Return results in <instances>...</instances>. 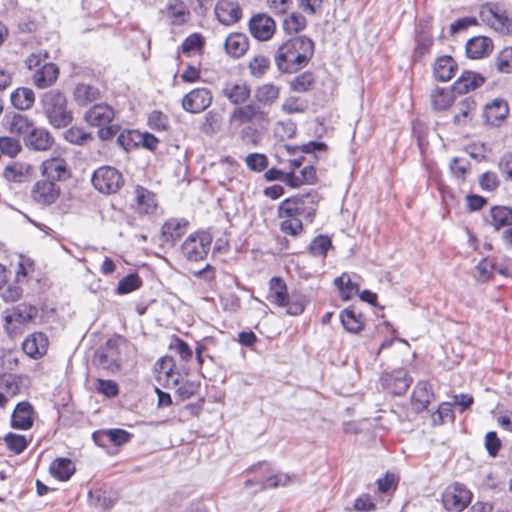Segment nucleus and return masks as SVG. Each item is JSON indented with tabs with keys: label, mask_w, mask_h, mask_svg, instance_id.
I'll list each match as a JSON object with an SVG mask.
<instances>
[{
	"label": "nucleus",
	"mask_w": 512,
	"mask_h": 512,
	"mask_svg": "<svg viewBox=\"0 0 512 512\" xmlns=\"http://www.w3.org/2000/svg\"><path fill=\"white\" fill-rule=\"evenodd\" d=\"M320 197L314 190L287 198L279 205V217L283 233L297 236L303 230V220L312 222Z\"/></svg>",
	"instance_id": "1"
},
{
	"label": "nucleus",
	"mask_w": 512,
	"mask_h": 512,
	"mask_svg": "<svg viewBox=\"0 0 512 512\" xmlns=\"http://www.w3.org/2000/svg\"><path fill=\"white\" fill-rule=\"evenodd\" d=\"M314 52V42L306 36L292 37L279 46L275 64L281 73H295L305 66Z\"/></svg>",
	"instance_id": "2"
},
{
	"label": "nucleus",
	"mask_w": 512,
	"mask_h": 512,
	"mask_svg": "<svg viewBox=\"0 0 512 512\" xmlns=\"http://www.w3.org/2000/svg\"><path fill=\"white\" fill-rule=\"evenodd\" d=\"M40 105L48 123L54 128L67 127L73 120L66 96L57 89L43 93L40 97Z\"/></svg>",
	"instance_id": "3"
},
{
	"label": "nucleus",
	"mask_w": 512,
	"mask_h": 512,
	"mask_svg": "<svg viewBox=\"0 0 512 512\" xmlns=\"http://www.w3.org/2000/svg\"><path fill=\"white\" fill-rule=\"evenodd\" d=\"M174 361L170 357L161 358L156 363L157 380L168 388L176 387V394L181 401H185L196 395L200 389V383L191 380L180 381V374L173 370Z\"/></svg>",
	"instance_id": "4"
},
{
	"label": "nucleus",
	"mask_w": 512,
	"mask_h": 512,
	"mask_svg": "<svg viewBox=\"0 0 512 512\" xmlns=\"http://www.w3.org/2000/svg\"><path fill=\"white\" fill-rule=\"evenodd\" d=\"M114 117V109L103 103L92 106L85 113L87 123L92 126L101 127L98 135L102 140L111 139L117 133V127L109 125Z\"/></svg>",
	"instance_id": "5"
},
{
	"label": "nucleus",
	"mask_w": 512,
	"mask_h": 512,
	"mask_svg": "<svg viewBox=\"0 0 512 512\" xmlns=\"http://www.w3.org/2000/svg\"><path fill=\"white\" fill-rule=\"evenodd\" d=\"M123 342V339L120 337L107 340L105 345L96 351L94 363L98 367L112 373L119 371L122 362L120 357V347Z\"/></svg>",
	"instance_id": "6"
},
{
	"label": "nucleus",
	"mask_w": 512,
	"mask_h": 512,
	"mask_svg": "<svg viewBox=\"0 0 512 512\" xmlns=\"http://www.w3.org/2000/svg\"><path fill=\"white\" fill-rule=\"evenodd\" d=\"M253 472H255L257 475L253 479L246 480V487L258 485L260 489L277 488L280 486H286L291 482V478L287 474H271V468L269 464L265 462L254 466Z\"/></svg>",
	"instance_id": "7"
},
{
	"label": "nucleus",
	"mask_w": 512,
	"mask_h": 512,
	"mask_svg": "<svg viewBox=\"0 0 512 512\" xmlns=\"http://www.w3.org/2000/svg\"><path fill=\"white\" fill-rule=\"evenodd\" d=\"M480 19L496 32L508 34L512 31V21L497 3L489 2L482 5Z\"/></svg>",
	"instance_id": "8"
},
{
	"label": "nucleus",
	"mask_w": 512,
	"mask_h": 512,
	"mask_svg": "<svg viewBox=\"0 0 512 512\" xmlns=\"http://www.w3.org/2000/svg\"><path fill=\"white\" fill-rule=\"evenodd\" d=\"M92 184L103 194L116 193L123 184L122 174L110 166H102L94 171Z\"/></svg>",
	"instance_id": "9"
},
{
	"label": "nucleus",
	"mask_w": 512,
	"mask_h": 512,
	"mask_svg": "<svg viewBox=\"0 0 512 512\" xmlns=\"http://www.w3.org/2000/svg\"><path fill=\"white\" fill-rule=\"evenodd\" d=\"M472 500V492L463 484L454 483L448 486L442 494V503L447 511L461 512L468 507Z\"/></svg>",
	"instance_id": "10"
},
{
	"label": "nucleus",
	"mask_w": 512,
	"mask_h": 512,
	"mask_svg": "<svg viewBox=\"0 0 512 512\" xmlns=\"http://www.w3.org/2000/svg\"><path fill=\"white\" fill-rule=\"evenodd\" d=\"M211 242L212 239L207 233L192 234L182 244V254L189 261H201L207 256Z\"/></svg>",
	"instance_id": "11"
},
{
	"label": "nucleus",
	"mask_w": 512,
	"mask_h": 512,
	"mask_svg": "<svg viewBox=\"0 0 512 512\" xmlns=\"http://www.w3.org/2000/svg\"><path fill=\"white\" fill-rule=\"evenodd\" d=\"M230 120L240 125L251 122H270L269 113L256 102L235 108Z\"/></svg>",
	"instance_id": "12"
},
{
	"label": "nucleus",
	"mask_w": 512,
	"mask_h": 512,
	"mask_svg": "<svg viewBox=\"0 0 512 512\" xmlns=\"http://www.w3.org/2000/svg\"><path fill=\"white\" fill-rule=\"evenodd\" d=\"M212 102L211 91L207 88H196L187 93L182 100V107L190 113H200L207 109Z\"/></svg>",
	"instance_id": "13"
},
{
	"label": "nucleus",
	"mask_w": 512,
	"mask_h": 512,
	"mask_svg": "<svg viewBox=\"0 0 512 512\" xmlns=\"http://www.w3.org/2000/svg\"><path fill=\"white\" fill-rule=\"evenodd\" d=\"M60 196V188L53 180L37 181L32 189L33 200L41 205H51L56 202Z\"/></svg>",
	"instance_id": "14"
},
{
	"label": "nucleus",
	"mask_w": 512,
	"mask_h": 512,
	"mask_svg": "<svg viewBox=\"0 0 512 512\" xmlns=\"http://www.w3.org/2000/svg\"><path fill=\"white\" fill-rule=\"evenodd\" d=\"M275 29V21L266 14H257L249 22L251 35L260 41L269 40L275 33Z\"/></svg>",
	"instance_id": "15"
},
{
	"label": "nucleus",
	"mask_w": 512,
	"mask_h": 512,
	"mask_svg": "<svg viewBox=\"0 0 512 512\" xmlns=\"http://www.w3.org/2000/svg\"><path fill=\"white\" fill-rule=\"evenodd\" d=\"M215 14L220 23L229 26L239 21L242 11L236 1L219 0L215 6Z\"/></svg>",
	"instance_id": "16"
},
{
	"label": "nucleus",
	"mask_w": 512,
	"mask_h": 512,
	"mask_svg": "<svg viewBox=\"0 0 512 512\" xmlns=\"http://www.w3.org/2000/svg\"><path fill=\"white\" fill-rule=\"evenodd\" d=\"M42 174L53 181H65L71 173L67 162L63 158H50L42 163Z\"/></svg>",
	"instance_id": "17"
},
{
	"label": "nucleus",
	"mask_w": 512,
	"mask_h": 512,
	"mask_svg": "<svg viewBox=\"0 0 512 512\" xmlns=\"http://www.w3.org/2000/svg\"><path fill=\"white\" fill-rule=\"evenodd\" d=\"M4 125L10 133L22 137L23 140L35 127V123L31 118L20 113L5 116Z\"/></svg>",
	"instance_id": "18"
},
{
	"label": "nucleus",
	"mask_w": 512,
	"mask_h": 512,
	"mask_svg": "<svg viewBox=\"0 0 512 512\" xmlns=\"http://www.w3.org/2000/svg\"><path fill=\"white\" fill-rule=\"evenodd\" d=\"M48 344V338L45 334L35 332L23 341L22 349L29 357L38 359L47 352Z\"/></svg>",
	"instance_id": "19"
},
{
	"label": "nucleus",
	"mask_w": 512,
	"mask_h": 512,
	"mask_svg": "<svg viewBox=\"0 0 512 512\" xmlns=\"http://www.w3.org/2000/svg\"><path fill=\"white\" fill-rule=\"evenodd\" d=\"M453 121L457 125H466L470 122L476 111V102L472 96H466L459 101H454Z\"/></svg>",
	"instance_id": "20"
},
{
	"label": "nucleus",
	"mask_w": 512,
	"mask_h": 512,
	"mask_svg": "<svg viewBox=\"0 0 512 512\" xmlns=\"http://www.w3.org/2000/svg\"><path fill=\"white\" fill-rule=\"evenodd\" d=\"M54 140L52 135L45 128L42 127H34L29 133L28 136L25 137L24 143L25 145L36 151H46L51 148Z\"/></svg>",
	"instance_id": "21"
},
{
	"label": "nucleus",
	"mask_w": 512,
	"mask_h": 512,
	"mask_svg": "<svg viewBox=\"0 0 512 512\" xmlns=\"http://www.w3.org/2000/svg\"><path fill=\"white\" fill-rule=\"evenodd\" d=\"M33 425V407L29 402H20L16 405L12 416L11 426L14 429L27 430Z\"/></svg>",
	"instance_id": "22"
},
{
	"label": "nucleus",
	"mask_w": 512,
	"mask_h": 512,
	"mask_svg": "<svg viewBox=\"0 0 512 512\" xmlns=\"http://www.w3.org/2000/svg\"><path fill=\"white\" fill-rule=\"evenodd\" d=\"M59 69L54 63H44L35 70L32 80L33 84L39 89H45L52 86L58 79Z\"/></svg>",
	"instance_id": "23"
},
{
	"label": "nucleus",
	"mask_w": 512,
	"mask_h": 512,
	"mask_svg": "<svg viewBox=\"0 0 512 512\" xmlns=\"http://www.w3.org/2000/svg\"><path fill=\"white\" fill-rule=\"evenodd\" d=\"M485 82L484 77L473 71H463L460 77L453 84V91L459 94H466L481 87Z\"/></svg>",
	"instance_id": "24"
},
{
	"label": "nucleus",
	"mask_w": 512,
	"mask_h": 512,
	"mask_svg": "<svg viewBox=\"0 0 512 512\" xmlns=\"http://www.w3.org/2000/svg\"><path fill=\"white\" fill-rule=\"evenodd\" d=\"M280 92V86L273 83H264L255 89L254 99L262 108L271 107L278 101Z\"/></svg>",
	"instance_id": "25"
},
{
	"label": "nucleus",
	"mask_w": 512,
	"mask_h": 512,
	"mask_svg": "<svg viewBox=\"0 0 512 512\" xmlns=\"http://www.w3.org/2000/svg\"><path fill=\"white\" fill-rule=\"evenodd\" d=\"M493 51L492 40L485 36L471 38L466 44L467 56L471 59H481Z\"/></svg>",
	"instance_id": "26"
},
{
	"label": "nucleus",
	"mask_w": 512,
	"mask_h": 512,
	"mask_svg": "<svg viewBox=\"0 0 512 512\" xmlns=\"http://www.w3.org/2000/svg\"><path fill=\"white\" fill-rule=\"evenodd\" d=\"M509 113L508 104L502 99H494L491 103L486 104L484 108V118L487 123L498 126Z\"/></svg>",
	"instance_id": "27"
},
{
	"label": "nucleus",
	"mask_w": 512,
	"mask_h": 512,
	"mask_svg": "<svg viewBox=\"0 0 512 512\" xmlns=\"http://www.w3.org/2000/svg\"><path fill=\"white\" fill-rule=\"evenodd\" d=\"M387 388L395 395L404 394L412 383L408 373L403 370H395L385 378Z\"/></svg>",
	"instance_id": "28"
},
{
	"label": "nucleus",
	"mask_w": 512,
	"mask_h": 512,
	"mask_svg": "<svg viewBox=\"0 0 512 512\" xmlns=\"http://www.w3.org/2000/svg\"><path fill=\"white\" fill-rule=\"evenodd\" d=\"M457 70V64L451 56H442L434 64L433 74L435 79L446 82L452 79Z\"/></svg>",
	"instance_id": "29"
},
{
	"label": "nucleus",
	"mask_w": 512,
	"mask_h": 512,
	"mask_svg": "<svg viewBox=\"0 0 512 512\" xmlns=\"http://www.w3.org/2000/svg\"><path fill=\"white\" fill-rule=\"evenodd\" d=\"M37 315V309L27 303H21L13 307L7 312L5 321L7 323H19L23 324L31 321Z\"/></svg>",
	"instance_id": "30"
},
{
	"label": "nucleus",
	"mask_w": 512,
	"mask_h": 512,
	"mask_svg": "<svg viewBox=\"0 0 512 512\" xmlns=\"http://www.w3.org/2000/svg\"><path fill=\"white\" fill-rule=\"evenodd\" d=\"M187 222L180 219H170L162 226V237L165 243L174 245L186 231Z\"/></svg>",
	"instance_id": "31"
},
{
	"label": "nucleus",
	"mask_w": 512,
	"mask_h": 512,
	"mask_svg": "<svg viewBox=\"0 0 512 512\" xmlns=\"http://www.w3.org/2000/svg\"><path fill=\"white\" fill-rule=\"evenodd\" d=\"M287 296V286L284 280L280 277H273L269 282L267 300L271 304L283 307L287 302Z\"/></svg>",
	"instance_id": "32"
},
{
	"label": "nucleus",
	"mask_w": 512,
	"mask_h": 512,
	"mask_svg": "<svg viewBox=\"0 0 512 512\" xmlns=\"http://www.w3.org/2000/svg\"><path fill=\"white\" fill-rule=\"evenodd\" d=\"M136 208L140 213H153L157 207L155 194L148 189L137 186L135 188Z\"/></svg>",
	"instance_id": "33"
},
{
	"label": "nucleus",
	"mask_w": 512,
	"mask_h": 512,
	"mask_svg": "<svg viewBox=\"0 0 512 512\" xmlns=\"http://www.w3.org/2000/svg\"><path fill=\"white\" fill-rule=\"evenodd\" d=\"M340 320L345 330L350 333H359L364 328L363 316L355 308L344 309L340 313Z\"/></svg>",
	"instance_id": "34"
},
{
	"label": "nucleus",
	"mask_w": 512,
	"mask_h": 512,
	"mask_svg": "<svg viewBox=\"0 0 512 512\" xmlns=\"http://www.w3.org/2000/svg\"><path fill=\"white\" fill-rule=\"evenodd\" d=\"M12 105L18 110H28L35 103V93L31 88L19 87L11 93Z\"/></svg>",
	"instance_id": "35"
},
{
	"label": "nucleus",
	"mask_w": 512,
	"mask_h": 512,
	"mask_svg": "<svg viewBox=\"0 0 512 512\" xmlns=\"http://www.w3.org/2000/svg\"><path fill=\"white\" fill-rule=\"evenodd\" d=\"M50 474L60 481H67L75 472L74 463L68 458H56L49 467Z\"/></svg>",
	"instance_id": "36"
},
{
	"label": "nucleus",
	"mask_w": 512,
	"mask_h": 512,
	"mask_svg": "<svg viewBox=\"0 0 512 512\" xmlns=\"http://www.w3.org/2000/svg\"><path fill=\"white\" fill-rule=\"evenodd\" d=\"M248 46V38L242 33L230 34L225 41L226 52L235 58L242 56L247 51Z\"/></svg>",
	"instance_id": "37"
},
{
	"label": "nucleus",
	"mask_w": 512,
	"mask_h": 512,
	"mask_svg": "<svg viewBox=\"0 0 512 512\" xmlns=\"http://www.w3.org/2000/svg\"><path fill=\"white\" fill-rule=\"evenodd\" d=\"M251 90L245 83L227 84L223 94L233 104H242L250 97Z\"/></svg>",
	"instance_id": "38"
},
{
	"label": "nucleus",
	"mask_w": 512,
	"mask_h": 512,
	"mask_svg": "<svg viewBox=\"0 0 512 512\" xmlns=\"http://www.w3.org/2000/svg\"><path fill=\"white\" fill-rule=\"evenodd\" d=\"M90 503L96 508L109 509L117 501V495L112 490L99 489L89 493Z\"/></svg>",
	"instance_id": "39"
},
{
	"label": "nucleus",
	"mask_w": 512,
	"mask_h": 512,
	"mask_svg": "<svg viewBox=\"0 0 512 512\" xmlns=\"http://www.w3.org/2000/svg\"><path fill=\"white\" fill-rule=\"evenodd\" d=\"M167 16L175 25L185 23L189 16L186 4L181 0H171L167 5Z\"/></svg>",
	"instance_id": "40"
},
{
	"label": "nucleus",
	"mask_w": 512,
	"mask_h": 512,
	"mask_svg": "<svg viewBox=\"0 0 512 512\" xmlns=\"http://www.w3.org/2000/svg\"><path fill=\"white\" fill-rule=\"evenodd\" d=\"M413 400L417 409H425L433 400V393L427 382H419L413 391Z\"/></svg>",
	"instance_id": "41"
},
{
	"label": "nucleus",
	"mask_w": 512,
	"mask_h": 512,
	"mask_svg": "<svg viewBox=\"0 0 512 512\" xmlns=\"http://www.w3.org/2000/svg\"><path fill=\"white\" fill-rule=\"evenodd\" d=\"M431 103L434 109L444 110L455 101L453 92L446 88L437 87L431 92Z\"/></svg>",
	"instance_id": "42"
},
{
	"label": "nucleus",
	"mask_w": 512,
	"mask_h": 512,
	"mask_svg": "<svg viewBox=\"0 0 512 512\" xmlns=\"http://www.w3.org/2000/svg\"><path fill=\"white\" fill-rule=\"evenodd\" d=\"M34 168L29 164L15 163L14 165L7 166L4 170V177L8 181L22 182L25 177L30 176Z\"/></svg>",
	"instance_id": "43"
},
{
	"label": "nucleus",
	"mask_w": 512,
	"mask_h": 512,
	"mask_svg": "<svg viewBox=\"0 0 512 512\" xmlns=\"http://www.w3.org/2000/svg\"><path fill=\"white\" fill-rule=\"evenodd\" d=\"M99 90L89 84H78L74 90L75 101L82 106L96 100L99 97Z\"/></svg>",
	"instance_id": "44"
},
{
	"label": "nucleus",
	"mask_w": 512,
	"mask_h": 512,
	"mask_svg": "<svg viewBox=\"0 0 512 512\" xmlns=\"http://www.w3.org/2000/svg\"><path fill=\"white\" fill-rule=\"evenodd\" d=\"M491 224L495 229L512 225V209L504 206H497L491 209Z\"/></svg>",
	"instance_id": "45"
},
{
	"label": "nucleus",
	"mask_w": 512,
	"mask_h": 512,
	"mask_svg": "<svg viewBox=\"0 0 512 512\" xmlns=\"http://www.w3.org/2000/svg\"><path fill=\"white\" fill-rule=\"evenodd\" d=\"M306 18L300 13L293 12L283 21V29L287 34H297L306 27Z\"/></svg>",
	"instance_id": "46"
},
{
	"label": "nucleus",
	"mask_w": 512,
	"mask_h": 512,
	"mask_svg": "<svg viewBox=\"0 0 512 512\" xmlns=\"http://www.w3.org/2000/svg\"><path fill=\"white\" fill-rule=\"evenodd\" d=\"M204 39L200 34L194 33L188 36L182 43V51L186 56L202 53Z\"/></svg>",
	"instance_id": "47"
},
{
	"label": "nucleus",
	"mask_w": 512,
	"mask_h": 512,
	"mask_svg": "<svg viewBox=\"0 0 512 512\" xmlns=\"http://www.w3.org/2000/svg\"><path fill=\"white\" fill-rule=\"evenodd\" d=\"M270 68V60L264 55L254 56L248 64V69L253 77H263Z\"/></svg>",
	"instance_id": "48"
},
{
	"label": "nucleus",
	"mask_w": 512,
	"mask_h": 512,
	"mask_svg": "<svg viewBox=\"0 0 512 512\" xmlns=\"http://www.w3.org/2000/svg\"><path fill=\"white\" fill-rule=\"evenodd\" d=\"M305 305V297L302 294L293 293L287 296V302L285 303L284 307L287 308V314L298 316L304 311Z\"/></svg>",
	"instance_id": "49"
},
{
	"label": "nucleus",
	"mask_w": 512,
	"mask_h": 512,
	"mask_svg": "<svg viewBox=\"0 0 512 512\" xmlns=\"http://www.w3.org/2000/svg\"><path fill=\"white\" fill-rule=\"evenodd\" d=\"M495 65L499 72L512 73V46L506 47L497 55Z\"/></svg>",
	"instance_id": "50"
},
{
	"label": "nucleus",
	"mask_w": 512,
	"mask_h": 512,
	"mask_svg": "<svg viewBox=\"0 0 512 512\" xmlns=\"http://www.w3.org/2000/svg\"><path fill=\"white\" fill-rule=\"evenodd\" d=\"M4 441L7 448L15 454L22 453L28 445V441L25 436L15 433H8L5 436Z\"/></svg>",
	"instance_id": "51"
},
{
	"label": "nucleus",
	"mask_w": 512,
	"mask_h": 512,
	"mask_svg": "<svg viewBox=\"0 0 512 512\" xmlns=\"http://www.w3.org/2000/svg\"><path fill=\"white\" fill-rule=\"evenodd\" d=\"M330 247L331 239L327 236L319 235L310 244L309 251L314 257H325Z\"/></svg>",
	"instance_id": "52"
},
{
	"label": "nucleus",
	"mask_w": 512,
	"mask_h": 512,
	"mask_svg": "<svg viewBox=\"0 0 512 512\" xmlns=\"http://www.w3.org/2000/svg\"><path fill=\"white\" fill-rule=\"evenodd\" d=\"M142 284L141 279L137 274H129L122 278L117 286L118 294H127L138 289Z\"/></svg>",
	"instance_id": "53"
},
{
	"label": "nucleus",
	"mask_w": 512,
	"mask_h": 512,
	"mask_svg": "<svg viewBox=\"0 0 512 512\" xmlns=\"http://www.w3.org/2000/svg\"><path fill=\"white\" fill-rule=\"evenodd\" d=\"M148 125L156 131H166L169 126V118L159 110L152 111L148 116Z\"/></svg>",
	"instance_id": "54"
},
{
	"label": "nucleus",
	"mask_w": 512,
	"mask_h": 512,
	"mask_svg": "<svg viewBox=\"0 0 512 512\" xmlns=\"http://www.w3.org/2000/svg\"><path fill=\"white\" fill-rule=\"evenodd\" d=\"M0 151L6 156L15 157L21 151V144L15 138L3 136L0 137Z\"/></svg>",
	"instance_id": "55"
},
{
	"label": "nucleus",
	"mask_w": 512,
	"mask_h": 512,
	"mask_svg": "<svg viewBox=\"0 0 512 512\" xmlns=\"http://www.w3.org/2000/svg\"><path fill=\"white\" fill-rule=\"evenodd\" d=\"M246 165L249 169L261 172L267 168L268 159L264 154L251 153L245 158Z\"/></svg>",
	"instance_id": "56"
},
{
	"label": "nucleus",
	"mask_w": 512,
	"mask_h": 512,
	"mask_svg": "<svg viewBox=\"0 0 512 512\" xmlns=\"http://www.w3.org/2000/svg\"><path fill=\"white\" fill-rule=\"evenodd\" d=\"M314 82V77L309 72H304L291 82V89L296 92H306Z\"/></svg>",
	"instance_id": "57"
},
{
	"label": "nucleus",
	"mask_w": 512,
	"mask_h": 512,
	"mask_svg": "<svg viewBox=\"0 0 512 512\" xmlns=\"http://www.w3.org/2000/svg\"><path fill=\"white\" fill-rule=\"evenodd\" d=\"M1 297L6 302H15L22 296L23 290L18 282L10 283L6 287L4 285L0 289Z\"/></svg>",
	"instance_id": "58"
},
{
	"label": "nucleus",
	"mask_w": 512,
	"mask_h": 512,
	"mask_svg": "<svg viewBox=\"0 0 512 512\" xmlns=\"http://www.w3.org/2000/svg\"><path fill=\"white\" fill-rule=\"evenodd\" d=\"M306 103L298 97H288L282 104L283 112L287 114L302 113L306 109Z\"/></svg>",
	"instance_id": "59"
},
{
	"label": "nucleus",
	"mask_w": 512,
	"mask_h": 512,
	"mask_svg": "<svg viewBox=\"0 0 512 512\" xmlns=\"http://www.w3.org/2000/svg\"><path fill=\"white\" fill-rule=\"evenodd\" d=\"M95 388L99 393L109 398L115 397L119 392L118 385L113 380L98 379Z\"/></svg>",
	"instance_id": "60"
},
{
	"label": "nucleus",
	"mask_w": 512,
	"mask_h": 512,
	"mask_svg": "<svg viewBox=\"0 0 512 512\" xmlns=\"http://www.w3.org/2000/svg\"><path fill=\"white\" fill-rule=\"evenodd\" d=\"M90 138V134L77 127H72L65 132V139L70 143L77 145L84 144Z\"/></svg>",
	"instance_id": "61"
},
{
	"label": "nucleus",
	"mask_w": 512,
	"mask_h": 512,
	"mask_svg": "<svg viewBox=\"0 0 512 512\" xmlns=\"http://www.w3.org/2000/svg\"><path fill=\"white\" fill-rule=\"evenodd\" d=\"M108 437L110 439V443L121 446L130 441L132 434L128 431L120 428L108 429Z\"/></svg>",
	"instance_id": "62"
},
{
	"label": "nucleus",
	"mask_w": 512,
	"mask_h": 512,
	"mask_svg": "<svg viewBox=\"0 0 512 512\" xmlns=\"http://www.w3.org/2000/svg\"><path fill=\"white\" fill-rule=\"evenodd\" d=\"M498 169L505 181L512 182V153H506L500 158Z\"/></svg>",
	"instance_id": "63"
},
{
	"label": "nucleus",
	"mask_w": 512,
	"mask_h": 512,
	"mask_svg": "<svg viewBox=\"0 0 512 512\" xmlns=\"http://www.w3.org/2000/svg\"><path fill=\"white\" fill-rule=\"evenodd\" d=\"M449 167L455 177L464 179L470 163L464 158H453Z\"/></svg>",
	"instance_id": "64"
}]
</instances>
